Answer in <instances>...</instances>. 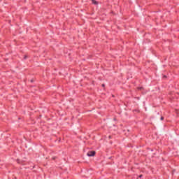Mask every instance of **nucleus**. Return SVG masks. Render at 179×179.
<instances>
[{"label": "nucleus", "mask_w": 179, "mask_h": 179, "mask_svg": "<svg viewBox=\"0 0 179 179\" xmlns=\"http://www.w3.org/2000/svg\"><path fill=\"white\" fill-rule=\"evenodd\" d=\"M95 155H96L95 151H90L87 153V156H88L89 157H92L93 156H95Z\"/></svg>", "instance_id": "obj_1"}, {"label": "nucleus", "mask_w": 179, "mask_h": 179, "mask_svg": "<svg viewBox=\"0 0 179 179\" xmlns=\"http://www.w3.org/2000/svg\"><path fill=\"white\" fill-rule=\"evenodd\" d=\"M92 3L94 4V5H96L97 3V1H96L95 0H92Z\"/></svg>", "instance_id": "obj_2"}, {"label": "nucleus", "mask_w": 179, "mask_h": 179, "mask_svg": "<svg viewBox=\"0 0 179 179\" xmlns=\"http://www.w3.org/2000/svg\"><path fill=\"white\" fill-rule=\"evenodd\" d=\"M139 178H142V175H140Z\"/></svg>", "instance_id": "obj_3"}, {"label": "nucleus", "mask_w": 179, "mask_h": 179, "mask_svg": "<svg viewBox=\"0 0 179 179\" xmlns=\"http://www.w3.org/2000/svg\"><path fill=\"white\" fill-rule=\"evenodd\" d=\"M161 120H163V117H161Z\"/></svg>", "instance_id": "obj_4"}]
</instances>
